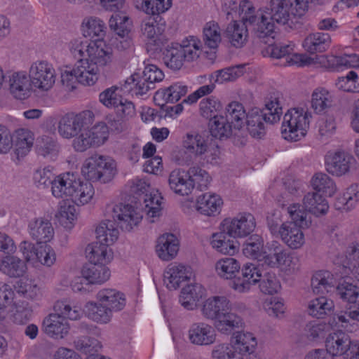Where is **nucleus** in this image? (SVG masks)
I'll return each instance as SVG.
<instances>
[{
  "instance_id": "obj_1",
  "label": "nucleus",
  "mask_w": 359,
  "mask_h": 359,
  "mask_svg": "<svg viewBox=\"0 0 359 359\" xmlns=\"http://www.w3.org/2000/svg\"><path fill=\"white\" fill-rule=\"evenodd\" d=\"M203 316L214 322L216 330L229 335L242 327V318L231 311V303L225 296H212L205 299L202 305Z\"/></svg>"
},
{
  "instance_id": "obj_2",
  "label": "nucleus",
  "mask_w": 359,
  "mask_h": 359,
  "mask_svg": "<svg viewBox=\"0 0 359 359\" xmlns=\"http://www.w3.org/2000/svg\"><path fill=\"white\" fill-rule=\"evenodd\" d=\"M51 191L54 197L71 200L77 205L89 203L95 194L94 188L90 182L81 181L71 172L63 173L55 177Z\"/></svg>"
},
{
  "instance_id": "obj_3",
  "label": "nucleus",
  "mask_w": 359,
  "mask_h": 359,
  "mask_svg": "<svg viewBox=\"0 0 359 359\" xmlns=\"http://www.w3.org/2000/svg\"><path fill=\"white\" fill-rule=\"evenodd\" d=\"M291 221L283 223L278 230L283 242L290 248L297 250L305 243L302 229L309 228L311 224L310 217L299 203H292L286 207Z\"/></svg>"
},
{
  "instance_id": "obj_4",
  "label": "nucleus",
  "mask_w": 359,
  "mask_h": 359,
  "mask_svg": "<svg viewBox=\"0 0 359 359\" xmlns=\"http://www.w3.org/2000/svg\"><path fill=\"white\" fill-rule=\"evenodd\" d=\"M255 14L254 29L260 39L273 34L275 22L286 25L295 17L283 0H271L267 6L256 11Z\"/></svg>"
},
{
  "instance_id": "obj_5",
  "label": "nucleus",
  "mask_w": 359,
  "mask_h": 359,
  "mask_svg": "<svg viewBox=\"0 0 359 359\" xmlns=\"http://www.w3.org/2000/svg\"><path fill=\"white\" fill-rule=\"evenodd\" d=\"M282 114L280 96L273 94L266 100L263 109L253 108L248 112L245 120L247 129L253 137L261 139L266 134L265 123H276Z\"/></svg>"
},
{
  "instance_id": "obj_6",
  "label": "nucleus",
  "mask_w": 359,
  "mask_h": 359,
  "mask_svg": "<svg viewBox=\"0 0 359 359\" xmlns=\"http://www.w3.org/2000/svg\"><path fill=\"white\" fill-rule=\"evenodd\" d=\"M81 173L88 180L107 183L115 175L116 163L109 156L94 154L85 161Z\"/></svg>"
},
{
  "instance_id": "obj_7",
  "label": "nucleus",
  "mask_w": 359,
  "mask_h": 359,
  "mask_svg": "<svg viewBox=\"0 0 359 359\" xmlns=\"http://www.w3.org/2000/svg\"><path fill=\"white\" fill-rule=\"evenodd\" d=\"M311 113L304 109H291L284 115L281 127L283 138L297 142L304 137L309 127Z\"/></svg>"
},
{
  "instance_id": "obj_8",
  "label": "nucleus",
  "mask_w": 359,
  "mask_h": 359,
  "mask_svg": "<svg viewBox=\"0 0 359 359\" xmlns=\"http://www.w3.org/2000/svg\"><path fill=\"white\" fill-rule=\"evenodd\" d=\"M262 262L263 265L278 268L288 274L295 273L299 270L298 257L276 241L272 242L268 251L264 252Z\"/></svg>"
},
{
  "instance_id": "obj_9",
  "label": "nucleus",
  "mask_w": 359,
  "mask_h": 359,
  "mask_svg": "<svg viewBox=\"0 0 359 359\" xmlns=\"http://www.w3.org/2000/svg\"><path fill=\"white\" fill-rule=\"evenodd\" d=\"M186 151L196 158L208 163H217L220 151L219 147L209 143L202 135L198 133H187L182 142Z\"/></svg>"
},
{
  "instance_id": "obj_10",
  "label": "nucleus",
  "mask_w": 359,
  "mask_h": 359,
  "mask_svg": "<svg viewBox=\"0 0 359 359\" xmlns=\"http://www.w3.org/2000/svg\"><path fill=\"white\" fill-rule=\"evenodd\" d=\"M32 88L40 91H48L55 84L56 72L53 65L46 60L33 62L29 69Z\"/></svg>"
},
{
  "instance_id": "obj_11",
  "label": "nucleus",
  "mask_w": 359,
  "mask_h": 359,
  "mask_svg": "<svg viewBox=\"0 0 359 359\" xmlns=\"http://www.w3.org/2000/svg\"><path fill=\"white\" fill-rule=\"evenodd\" d=\"M94 114L86 110L78 114H67L59 121L58 133L64 138H72L78 135L82 128L93 123Z\"/></svg>"
},
{
  "instance_id": "obj_12",
  "label": "nucleus",
  "mask_w": 359,
  "mask_h": 359,
  "mask_svg": "<svg viewBox=\"0 0 359 359\" xmlns=\"http://www.w3.org/2000/svg\"><path fill=\"white\" fill-rule=\"evenodd\" d=\"M256 222L250 213H240L234 218H226L220 224L219 229L227 232L229 236L242 238L250 235L255 229Z\"/></svg>"
},
{
  "instance_id": "obj_13",
  "label": "nucleus",
  "mask_w": 359,
  "mask_h": 359,
  "mask_svg": "<svg viewBox=\"0 0 359 359\" xmlns=\"http://www.w3.org/2000/svg\"><path fill=\"white\" fill-rule=\"evenodd\" d=\"M111 217L117 225L125 231H130L142 219L140 210L130 204L119 203L113 205Z\"/></svg>"
},
{
  "instance_id": "obj_14",
  "label": "nucleus",
  "mask_w": 359,
  "mask_h": 359,
  "mask_svg": "<svg viewBox=\"0 0 359 359\" xmlns=\"http://www.w3.org/2000/svg\"><path fill=\"white\" fill-rule=\"evenodd\" d=\"M227 19L239 17L243 22H248L255 27L256 22L255 8L251 1L243 0L239 3L233 0H227L222 6Z\"/></svg>"
},
{
  "instance_id": "obj_15",
  "label": "nucleus",
  "mask_w": 359,
  "mask_h": 359,
  "mask_svg": "<svg viewBox=\"0 0 359 359\" xmlns=\"http://www.w3.org/2000/svg\"><path fill=\"white\" fill-rule=\"evenodd\" d=\"M215 326L205 322H195L190 325L187 338L191 344L197 346H209L216 341L217 333Z\"/></svg>"
},
{
  "instance_id": "obj_16",
  "label": "nucleus",
  "mask_w": 359,
  "mask_h": 359,
  "mask_svg": "<svg viewBox=\"0 0 359 359\" xmlns=\"http://www.w3.org/2000/svg\"><path fill=\"white\" fill-rule=\"evenodd\" d=\"M194 276L192 268L182 264H169L164 271V283L170 290H176L181 283L191 280Z\"/></svg>"
},
{
  "instance_id": "obj_17",
  "label": "nucleus",
  "mask_w": 359,
  "mask_h": 359,
  "mask_svg": "<svg viewBox=\"0 0 359 359\" xmlns=\"http://www.w3.org/2000/svg\"><path fill=\"white\" fill-rule=\"evenodd\" d=\"M353 160V156L348 152L344 150H337L326 156V170L333 175L341 177L349 171Z\"/></svg>"
},
{
  "instance_id": "obj_18",
  "label": "nucleus",
  "mask_w": 359,
  "mask_h": 359,
  "mask_svg": "<svg viewBox=\"0 0 359 359\" xmlns=\"http://www.w3.org/2000/svg\"><path fill=\"white\" fill-rule=\"evenodd\" d=\"M333 323L348 332H355L359 330V300L351 304L344 311L333 316Z\"/></svg>"
},
{
  "instance_id": "obj_19",
  "label": "nucleus",
  "mask_w": 359,
  "mask_h": 359,
  "mask_svg": "<svg viewBox=\"0 0 359 359\" xmlns=\"http://www.w3.org/2000/svg\"><path fill=\"white\" fill-rule=\"evenodd\" d=\"M261 276L260 271L255 264L247 263L241 269V276L236 278L230 286L238 292H246L252 285L260 280Z\"/></svg>"
},
{
  "instance_id": "obj_20",
  "label": "nucleus",
  "mask_w": 359,
  "mask_h": 359,
  "mask_svg": "<svg viewBox=\"0 0 359 359\" xmlns=\"http://www.w3.org/2000/svg\"><path fill=\"white\" fill-rule=\"evenodd\" d=\"M170 189L180 196H187L192 191V182L190 180L189 169H175L169 175Z\"/></svg>"
},
{
  "instance_id": "obj_21",
  "label": "nucleus",
  "mask_w": 359,
  "mask_h": 359,
  "mask_svg": "<svg viewBox=\"0 0 359 359\" xmlns=\"http://www.w3.org/2000/svg\"><path fill=\"white\" fill-rule=\"evenodd\" d=\"M267 51L272 57L278 59L291 55L289 62L291 65H297L300 67L309 65L311 61V58L306 55L293 53V44L279 43L271 45L269 46Z\"/></svg>"
},
{
  "instance_id": "obj_22",
  "label": "nucleus",
  "mask_w": 359,
  "mask_h": 359,
  "mask_svg": "<svg viewBox=\"0 0 359 359\" xmlns=\"http://www.w3.org/2000/svg\"><path fill=\"white\" fill-rule=\"evenodd\" d=\"M349 336L342 331L334 332L328 335L325 341V351L331 357L346 355L351 345Z\"/></svg>"
},
{
  "instance_id": "obj_23",
  "label": "nucleus",
  "mask_w": 359,
  "mask_h": 359,
  "mask_svg": "<svg viewBox=\"0 0 359 359\" xmlns=\"http://www.w3.org/2000/svg\"><path fill=\"white\" fill-rule=\"evenodd\" d=\"M29 232L31 237L39 243H48L54 236V229L51 222L41 217L29 222Z\"/></svg>"
},
{
  "instance_id": "obj_24",
  "label": "nucleus",
  "mask_w": 359,
  "mask_h": 359,
  "mask_svg": "<svg viewBox=\"0 0 359 359\" xmlns=\"http://www.w3.org/2000/svg\"><path fill=\"white\" fill-rule=\"evenodd\" d=\"M109 245L95 241L87 245L86 255L91 264H107L113 259V252Z\"/></svg>"
},
{
  "instance_id": "obj_25",
  "label": "nucleus",
  "mask_w": 359,
  "mask_h": 359,
  "mask_svg": "<svg viewBox=\"0 0 359 359\" xmlns=\"http://www.w3.org/2000/svg\"><path fill=\"white\" fill-rule=\"evenodd\" d=\"M179 245V240L174 234H163L158 238L156 253L158 257L163 261L171 260L177 255Z\"/></svg>"
},
{
  "instance_id": "obj_26",
  "label": "nucleus",
  "mask_w": 359,
  "mask_h": 359,
  "mask_svg": "<svg viewBox=\"0 0 359 359\" xmlns=\"http://www.w3.org/2000/svg\"><path fill=\"white\" fill-rule=\"evenodd\" d=\"M79 83L84 86H93L98 80L100 69L88 59H79L74 65Z\"/></svg>"
},
{
  "instance_id": "obj_27",
  "label": "nucleus",
  "mask_w": 359,
  "mask_h": 359,
  "mask_svg": "<svg viewBox=\"0 0 359 359\" xmlns=\"http://www.w3.org/2000/svg\"><path fill=\"white\" fill-rule=\"evenodd\" d=\"M96 298L101 305H105L112 313L122 310L126 306L125 295L115 289H102L97 292Z\"/></svg>"
},
{
  "instance_id": "obj_28",
  "label": "nucleus",
  "mask_w": 359,
  "mask_h": 359,
  "mask_svg": "<svg viewBox=\"0 0 359 359\" xmlns=\"http://www.w3.org/2000/svg\"><path fill=\"white\" fill-rule=\"evenodd\" d=\"M43 330L51 337L63 338L69 330V325L67 320L57 314H49L43 321Z\"/></svg>"
},
{
  "instance_id": "obj_29",
  "label": "nucleus",
  "mask_w": 359,
  "mask_h": 359,
  "mask_svg": "<svg viewBox=\"0 0 359 359\" xmlns=\"http://www.w3.org/2000/svg\"><path fill=\"white\" fill-rule=\"evenodd\" d=\"M222 204V199L219 195L205 193L197 198L196 209L204 215L215 216L220 212Z\"/></svg>"
},
{
  "instance_id": "obj_30",
  "label": "nucleus",
  "mask_w": 359,
  "mask_h": 359,
  "mask_svg": "<svg viewBox=\"0 0 359 359\" xmlns=\"http://www.w3.org/2000/svg\"><path fill=\"white\" fill-rule=\"evenodd\" d=\"M187 92L188 88L187 86L176 83L167 88L157 90L154 96V100L156 104L163 106L168 102H177Z\"/></svg>"
},
{
  "instance_id": "obj_31",
  "label": "nucleus",
  "mask_w": 359,
  "mask_h": 359,
  "mask_svg": "<svg viewBox=\"0 0 359 359\" xmlns=\"http://www.w3.org/2000/svg\"><path fill=\"white\" fill-rule=\"evenodd\" d=\"M205 290L201 284L195 283L183 287L179 297L181 305L187 310H193L197 302L205 294Z\"/></svg>"
},
{
  "instance_id": "obj_32",
  "label": "nucleus",
  "mask_w": 359,
  "mask_h": 359,
  "mask_svg": "<svg viewBox=\"0 0 359 359\" xmlns=\"http://www.w3.org/2000/svg\"><path fill=\"white\" fill-rule=\"evenodd\" d=\"M250 25L248 22H237L234 20L228 25L225 30V36L227 38L230 43L236 48L243 47L247 42L248 36V25Z\"/></svg>"
},
{
  "instance_id": "obj_33",
  "label": "nucleus",
  "mask_w": 359,
  "mask_h": 359,
  "mask_svg": "<svg viewBox=\"0 0 359 359\" xmlns=\"http://www.w3.org/2000/svg\"><path fill=\"white\" fill-rule=\"evenodd\" d=\"M13 137L14 152L20 160L30 151L34 144V135L28 129L20 128L15 131Z\"/></svg>"
},
{
  "instance_id": "obj_34",
  "label": "nucleus",
  "mask_w": 359,
  "mask_h": 359,
  "mask_svg": "<svg viewBox=\"0 0 359 359\" xmlns=\"http://www.w3.org/2000/svg\"><path fill=\"white\" fill-rule=\"evenodd\" d=\"M331 43V36L328 33L314 32L305 38L303 46L309 53L313 54L326 51Z\"/></svg>"
},
{
  "instance_id": "obj_35",
  "label": "nucleus",
  "mask_w": 359,
  "mask_h": 359,
  "mask_svg": "<svg viewBox=\"0 0 359 359\" xmlns=\"http://www.w3.org/2000/svg\"><path fill=\"white\" fill-rule=\"evenodd\" d=\"M88 59L100 69V67L110 66L114 62L115 57L111 48L93 43Z\"/></svg>"
},
{
  "instance_id": "obj_36",
  "label": "nucleus",
  "mask_w": 359,
  "mask_h": 359,
  "mask_svg": "<svg viewBox=\"0 0 359 359\" xmlns=\"http://www.w3.org/2000/svg\"><path fill=\"white\" fill-rule=\"evenodd\" d=\"M335 284L333 274L328 271H319L313 275L311 286L313 293L324 294L334 288Z\"/></svg>"
},
{
  "instance_id": "obj_37",
  "label": "nucleus",
  "mask_w": 359,
  "mask_h": 359,
  "mask_svg": "<svg viewBox=\"0 0 359 359\" xmlns=\"http://www.w3.org/2000/svg\"><path fill=\"white\" fill-rule=\"evenodd\" d=\"M32 83L25 72H16L10 79V90L13 96L24 100L29 96Z\"/></svg>"
},
{
  "instance_id": "obj_38",
  "label": "nucleus",
  "mask_w": 359,
  "mask_h": 359,
  "mask_svg": "<svg viewBox=\"0 0 359 359\" xmlns=\"http://www.w3.org/2000/svg\"><path fill=\"white\" fill-rule=\"evenodd\" d=\"M82 276L90 284H102L110 276V271L105 264H86L82 269Z\"/></svg>"
},
{
  "instance_id": "obj_39",
  "label": "nucleus",
  "mask_w": 359,
  "mask_h": 359,
  "mask_svg": "<svg viewBox=\"0 0 359 359\" xmlns=\"http://www.w3.org/2000/svg\"><path fill=\"white\" fill-rule=\"evenodd\" d=\"M303 203L305 208L317 217L325 215L329 210L328 202L318 192H308L304 196Z\"/></svg>"
},
{
  "instance_id": "obj_40",
  "label": "nucleus",
  "mask_w": 359,
  "mask_h": 359,
  "mask_svg": "<svg viewBox=\"0 0 359 359\" xmlns=\"http://www.w3.org/2000/svg\"><path fill=\"white\" fill-rule=\"evenodd\" d=\"M0 270L11 278H18L24 275L27 266L24 261L13 255L4 257L0 262Z\"/></svg>"
},
{
  "instance_id": "obj_41",
  "label": "nucleus",
  "mask_w": 359,
  "mask_h": 359,
  "mask_svg": "<svg viewBox=\"0 0 359 359\" xmlns=\"http://www.w3.org/2000/svg\"><path fill=\"white\" fill-rule=\"evenodd\" d=\"M229 237L227 232L219 229V232L212 236V247L222 254L233 255L238 250L237 242Z\"/></svg>"
},
{
  "instance_id": "obj_42",
  "label": "nucleus",
  "mask_w": 359,
  "mask_h": 359,
  "mask_svg": "<svg viewBox=\"0 0 359 359\" xmlns=\"http://www.w3.org/2000/svg\"><path fill=\"white\" fill-rule=\"evenodd\" d=\"M359 202V184H352L348 187L342 196L339 197L334 203L337 210L348 211L355 207Z\"/></svg>"
},
{
  "instance_id": "obj_43",
  "label": "nucleus",
  "mask_w": 359,
  "mask_h": 359,
  "mask_svg": "<svg viewBox=\"0 0 359 359\" xmlns=\"http://www.w3.org/2000/svg\"><path fill=\"white\" fill-rule=\"evenodd\" d=\"M163 60L165 65L171 69L178 70L182 66L185 60L179 43L168 44L163 50Z\"/></svg>"
},
{
  "instance_id": "obj_44",
  "label": "nucleus",
  "mask_w": 359,
  "mask_h": 359,
  "mask_svg": "<svg viewBox=\"0 0 359 359\" xmlns=\"http://www.w3.org/2000/svg\"><path fill=\"white\" fill-rule=\"evenodd\" d=\"M231 343L235 350H238L239 355L245 353H252L257 346V340L250 332H237L233 333Z\"/></svg>"
},
{
  "instance_id": "obj_45",
  "label": "nucleus",
  "mask_w": 359,
  "mask_h": 359,
  "mask_svg": "<svg viewBox=\"0 0 359 359\" xmlns=\"http://www.w3.org/2000/svg\"><path fill=\"white\" fill-rule=\"evenodd\" d=\"M154 88L142 74L134 73L125 81L123 90L142 95Z\"/></svg>"
},
{
  "instance_id": "obj_46",
  "label": "nucleus",
  "mask_w": 359,
  "mask_h": 359,
  "mask_svg": "<svg viewBox=\"0 0 359 359\" xmlns=\"http://www.w3.org/2000/svg\"><path fill=\"white\" fill-rule=\"evenodd\" d=\"M333 102V96L331 93L325 88H316L311 95V108L316 114L325 112L330 108Z\"/></svg>"
},
{
  "instance_id": "obj_47",
  "label": "nucleus",
  "mask_w": 359,
  "mask_h": 359,
  "mask_svg": "<svg viewBox=\"0 0 359 359\" xmlns=\"http://www.w3.org/2000/svg\"><path fill=\"white\" fill-rule=\"evenodd\" d=\"M83 311L86 316L95 322L107 323L112 317V311L105 305H101L100 302H89L85 305Z\"/></svg>"
},
{
  "instance_id": "obj_48",
  "label": "nucleus",
  "mask_w": 359,
  "mask_h": 359,
  "mask_svg": "<svg viewBox=\"0 0 359 359\" xmlns=\"http://www.w3.org/2000/svg\"><path fill=\"white\" fill-rule=\"evenodd\" d=\"M203 41L205 48L216 50L222 41L221 29L215 21H210L203 27Z\"/></svg>"
},
{
  "instance_id": "obj_49",
  "label": "nucleus",
  "mask_w": 359,
  "mask_h": 359,
  "mask_svg": "<svg viewBox=\"0 0 359 359\" xmlns=\"http://www.w3.org/2000/svg\"><path fill=\"white\" fill-rule=\"evenodd\" d=\"M247 114L243 104L238 102H230L225 109V117L235 130H240L244 126Z\"/></svg>"
},
{
  "instance_id": "obj_50",
  "label": "nucleus",
  "mask_w": 359,
  "mask_h": 359,
  "mask_svg": "<svg viewBox=\"0 0 359 359\" xmlns=\"http://www.w3.org/2000/svg\"><path fill=\"white\" fill-rule=\"evenodd\" d=\"M185 62L196 60L201 53V41L195 36H190L179 43Z\"/></svg>"
},
{
  "instance_id": "obj_51",
  "label": "nucleus",
  "mask_w": 359,
  "mask_h": 359,
  "mask_svg": "<svg viewBox=\"0 0 359 359\" xmlns=\"http://www.w3.org/2000/svg\"><path fill=\"white\" fill-rule=\"evenodd\" d=\"M135 7L149 15H156L168 11L172 5L171 0H134Z\"/></svg>"
},
{
  "instance_id": "obj_52",
  "label": "nucleus",
  "mask_w": 359,
  "mask_h": 359,
  "mask_svg": "<svg viewBox=\"0 0 359 359\" xmlns=\"http://www.w3.org/2000/svg\"><path fill=\"white\" fill-rule=\"evenodd\" d=\"M334 307V302L324 296L310 301L308 306L309 315L317 318H323L330 314Z\"/></svg>"
},
{
  "instance_id": "obj_53",
  "label": "nucleus",
  "mask_w": 359,
  "mask_h": 359,
  "mask_svg": "<svg viewBox=\"0 0 359 359\" xmlns=\"http://www.w3.org/2000/svg\"><path fill=\"white\" fill-rule=\"evenodd\" d=\"M97 241L112 245L118 238L119 231L115 226L114 221L102 222L95 230Z\"/></svg>"
},
{
  "instance_id": "obj_54",
  "label": "nucleus",
  "mask_w": 359,
  "mask_h": 359,
  "mask_svg": "<svg viewBox=\"0 0 359 359\" xmlns=\"http://www.w3.org/2000/svg\"><path fill=\"white\" fill-rule=\"evenodd\" d=\"M240 269V263L233 257L220 259L215 264L218 276L224 279L236 278V274L239 272Z\"/></svg>"
},
{
  "instance_id": "obj_55",
  "label": "nucleus",
  "mask_w": 359,
  "mask_h": 359,
  "mask_svg": "<svg viewBox=\"0 0 359 359\" xmlns=\"http://www.w3.org/2000/svg\"><path fill=\"white\" fill-rule=\"evenodd\" d=\"M209 126L212 136L215 138H227L233 133V126L223 116H218L212 118L210 121Z\"/></svg>"
},
{
  "instance_id": "obj_56",
  "label": "nucleus",
  "mask_w": 359,
  "mask_h": 359,
  "mask_svg": "<svg viewBox=\"0 0 359 359\" xmlns=\"http://www.w3.org/2000/svg\"><path fill=\"white\" fill-rule=\"evenodd\" d=\"M263 248V238L259 235H253L243 244V253L247 257L262 261L264 252Z\"/></svg>"
},
{
  "instance_id": "obj_57",
  "label": "nucleus",
  "mask_w": 359,
  "mask_h": 359,
  "mask_svg": "<svg viewBox=\"0 0 359 359\" xmlns=\"http://www.w3.org/2000/svg\"><path fill=\"white\" fill-rule=\"evenodd\" d=\"M163 198L158 191H152L149 194H146L144 198L145 211L147 217L151 219V222H154V218L158 217L162 212Z\"/></svg>"
},
{
  "instance_id": "obj_58",
  "label": "nucleus",
  "mask_w": 359,
  "mask_h": 359,
  "mask_svg": "<svg viewBox=\"0 0 359 359\" xmlns=\"http://www.w3.org/2000/svg\"><path fill=\"white\" fill-rule=\"evenodd\" d=\"M311 184L315 192H323L329 196H332L337 191L335 183L325 173H316L311 180Z\"/></svg>"
},
{
  "instance_id": "obj_59",
  "label": "nucleus",
  "mask_w": 359,
  "mask_h": 359,
  "mask_svg": "<svg viewBox=\"0 0 359 359\" xmlns=\"http://www.w3.org/2000/svg\"><path fill=\"white\" fill-rule=\"evenodd\" d=\"M105 24L96 17L86 18L82 22V31L86 37L102 38L105 34Z\"/></svg>"
},
{
  "instance_id": "obj_60",
  "label": "nucleus",
  "mask_w": 359,
  "mask_h": 359,
  "mask_svg": "<svg viewBox=\"0 0 359 359\" xmlns=\"http://www.w3.org/2000/svg\"><path fill=\"white\" fill-rule=\"evenodd\" d=\"M53 309L55 314L65 320H76L82 315L81 308L76 305H72L68 300L57 301L54 304Z\"/></svg>"
},
{
  "instance_id": "obj_61",
  "label": "nucleus",
  "mask_w": 359,
  "mask_h": 359,
  "mask_svg": "<svg viewBox=\"0 0 359 359\" xmlns=\"http://www.w3.org/2000/svg\"><path fill=\"white\" fill-rule=\"evenodd\" d=\"M78 212L74 205H61L57 214L60 224L65 229H71L77 219Z\"/></svg>"
},
{
  "instance_id": "obj_62",
  "label": "nucleus",
  "mask_w": 359,
  "mask_h": 359,
  "mask_svg": "<svg viewBox=\"0 0 359 359\" xmlns=\"http://www.w3.org/2000/svg\"><path fill=\"white\" fill-rule=\"evenodd\" d=\"M222 109L221 102L213 96L204 98L200 102V113L206 118H214L218 116L217 114Z\"/></svg>"
},
{
  "instance_id": "obj_63",
  "label": "nucleus",
  "mask_w": 359,
  "mask_h": 359,
  "mask_svg": "<svg viewBox=\"0 0 359 359\" xmlns=\"http://www.w3.org/2000/svg\"><path fill=\"white\" fill-rule=\"evenodd\" d=\"M190 180L192 182V190L194 187L200 191L206 189L211 182V177L205 170L199 167L189 168Z\"/></svg>"
},
{
  "instance_id": "obj_64",
  "label": "nucleus",
  "mask_w": 359,
  "mask_h": 359,
  "mask_svg": "<svg viewBox=\"0 0 359 359\" xmlns=\"http://www.w3.org/2000/svg\"><path fill=\"white\" fill-rule=\"evenodd\" d=\"M212 359H243L232 343H220L215 345L211 352Z\"/></svg>"
}]
</instances>
